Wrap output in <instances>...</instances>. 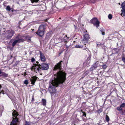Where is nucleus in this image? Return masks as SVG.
Masks as SVG:
<instances>
[{"label":"nucleus","instance_id":"f704fd0d","mask_svg":"<svg viewBox=\"0 0 125 125\" xmlns=\"http://www.w3.org/2000/svg\"><path fill=\"white\" fill-rule=\"evenodd\" d=\"M25 125H30L29 123L27 122L25 124Z\"/></svg>","mask_w":125,"mask_h":125},{"label":"nucleus","instance_id":"6e6552de","mask_svg":"<svg viewBox=\"0 0 125 125\" xmlns=\"http://www.w3.org/2000/svg\"><path fill=\"white\" fill-rule=\"evenodd\" d=\"M121 7L122 9L121 10L122 13H121V15L125 16V1L123 2L121 4Z\"/></svg>","mask_w":125,"mask_h":125},{"label":"nucleus","instance_id":"a878e982","mask_svg":"<svg viewBox=\"0 0 125 125\" xmlns=\"http://www.w3.org/2000/svg\"><path fill=\"white\" fill-rule=\"evenodd\" d=\"M75 47L77 48H81L83 47V46L79 45H77L75 46Z\"/></svg>","mask_w":125,"mask_h":125},{"label":"nucleus","instance_id":"a211bd4d","mask_svg":"<svg viewBox=\"0 0 125 125\" xmlns=\"http://www.w3.org/2000/svg\"><path fill=\"white\" fill-rule=\"evenodd\" d=\"M120 106V107H121L122 108H125V103H123L122 104H121Z\"/></svg>","mask_w":125,"mask_h":125},{"label":"nucleus","instance_id":"e433bc0d","mask_svg":"<svg viewBox=\"0 0 125 125\" xmlns=\"http://www.w3.org/2000/svg\"><path fill=\"white\" fill-rule=\"evenodd\" d=\"M25 73V74H24V76H25L26 75H27V74H26V72L25 73Z\"/></svg>","mask_w":125,"mask_h":125},{"label":"nucleus","instance_id":"5701e85b","mask_svg":"<svg viewBox=\"0 0 125 125\" xmlns=\"http://www.w3.org/2000/svg\"><path fill=\"white\" fill-rule=\"evenodd\" d=\"M63 40L65 42H67L68 39L67 38V36L66 35H65V37H64Z\"/></svg>","mask_w":125,"mask_h":125},{"label":"nucleus","instance_id":"bb28decb","mask_svg":"<svg viewBox=\"0 0 125 125\" xmlns=\"http://www.w3.org/2000/svg\"><path fill=\"white\" fill-rule=\"evenodd\" d=\"M24 83L26 84H28L29 83L28 81L27 80H25L24 82Z\"/></svg>","mask_w":125,"mask_h":125},{"label":"nucleus","instance_id":"9d476101","mask_svg":"<svg viewBox=\"0 0 125 125\" xmlns=\"http://www.w3.org/2000/svg\"><path fill=\"white\" fill-rule=\"evenodd\" d=\"M90 38V37L89 34H83V41H85L86 42H87Z\"/></svg>","mask_w":125,"mask_h":125},{"label":"nucleus","instance_id":"f257e3e1","mask_svg":"<svg viewBox=\"0 0 125 125\" xmlns=\"http://www.w3.org/2000/svg\"><path fill=\"white\" fill-rule=\"evenodd\" d=\"M62 62V61H61L56 65L54 68V70L56 71L58 69L59 71L54 75V82L51 84L49 86V90L51 93L55 92L56 90L55 87L58 86V84L60 83L62 84L66 79V74L62 70L61 63Z\"/></svg>","mask_w":125,"mask_h":125},{"label":"nucleus","instance_id":"72a5a7b5","mask_svg":"<svg viewBox=\"0 0 125 125\" xmlns=\"http://www.w3.org/2000/svg\"><path fill=\"white\" fill-rule=\"evenodd\" d=\"M34 96H32V100H31V102H33V101H34Z\"/></svg>","mask_w":125,"mask_h":125},{"label":"nucleus","instance_id":"473e14b6","mask_svg":"<svg viewBox=\"0 0 125 125\" xmlns=\"http://www.w3.org/2000/svg\"><path fill=\"white\" fill-rule=\"evenodd\" d=\"M122 60L125 63V58L124 57H123L122 58Z\"/></svg>","mask_w":125,"mask_h":125},{"label":"nucleus","instance_id":"4be33fe9","mask_svg":"<svg viewBox=\"0 0 125 125\" xmlns=\"http://www.w3.org/2000/svg\"><path fill=\"white\" fill-rule=\"evenodd\" d=\"M97 46H102L103 45V44L100 42H98L97 43Z\"/></svg>","mask_w":125,"mask_h":125},{"label":"nucleus","instance_id":"2eb2a0df","mask_svg":"<svg viewBox=\"0 0 125 125\" xmlns=\"http://www.w3.org/2000/svg\"><path fill=\"white\" fill-rule=\"evenodd\" d=\"M100 30L101 32L102 33V34L103 35H104L105 34V33L104 32V29L103 28H101Z\"/></svg>","mask_w":125,"mask_h":125},{"label":"nucleus","instance_id":"20e7f679","mask_svg":"<svg viewBox=\"0 0 125 125\" xmlns=\"http://www.w3.org/2000/svg\"><path fill=\"white\" fill-rule=\"evenodd\" d=\"M24 37H21L19 34L14 39V41L12 43V47H14L17 43H19L23 42L24 41V39L23 38Z\"/></svg>","mask_w":125,"mask_h":125},{"label":"nucleus","instance_id":"c85d7f7f","mask_svg":"<svg viewBox=\"0 0 125 125\" xmlns=\"http://www.w3.org/2000/svg\"><path fill=\"white\" fill-rule=\"evenodd\" d=\"M81 111L83 113L82 115L83 116H85V117L86 116V114L84 112H83L82 110H81Z\"/></svg>","mask_w":125,"mask_h":125},{"label":"nucleus","instance_id":"2f4dec72","mask_svg":"<svg viewBox=\"0 0 125 125\" xmlns=\"http://www.w3.org/2000/svg\"><path fill=\"white\" fill-rule=\"evenodd\" d=\"M102 68L104 69H105L106 68V65H104L102 66Z\"/></svg>","mask_w":125,"mask_h":125},{"label":"nucleus","instance_id":"7ed1b4c3","mask_svg":"<svg viewBox=\"0 0 125 125\" xmlns=\"http://www.w3.org/2000/svg\"><path fill=\"white\" fill-rule=\"evenodd\" d=\"M24 37H21L19 34L14 39V41L12 43V47H14L17 43H19L23 42L24 41V39L23 38Z\"/></svg>","mask_w":125,"mask_h":125},{"label":"nucleus","instance_id":"6ab92c4d","mask_svg":"<svg viewBox=\"0 0 125 125\" xmlns=\"http://www.w3.org/2000/svg\"><path fill=\"white\" fill-rule=\"evenodd\" d=\"M22 37H23V39L24 38H26V39L27 40H30V38L29 36H26V37H25L24 36H23Z\"/></svg>","mask_w":125,"mask_h":125},{"label":"nucleus","instance_id":"393cba45","mask_svg":"<svg viewBox=\"0 0 125 125\" xmlns=\"http://www.w3.org/2000/svg\"><path fill=\"white\" fill-rule=\"evenodd\" d=\"M106 121L108 122L109 121V119L108 116L107 115H106Z\"/></svg>","mask_w":125,"mask_h":125},{"label":"nucleus","instance_id":"39448f33","mask_svg":"<svg viewBox=\"0 0 125 125\" xmlns=\"http://www.w3.org/2000/svg\"><path fill=\"white\" fill-rule=\"evenodd\" d=\"M12 116L13 117L12 121L11 122L10 125H16L17 123L18 122V118L17 116L19 114L16 110H14L12 113Z\"/></svg>","mask_w":125,"mask_h":125},{"label":"nucleus","instance_id":"0eeeda50","mask_svg":"<svg viewBox=\"0 0 125 125\" xmlns=\"http://www.w3.org/2000/svg\"><path fill=\"white\" fill-rule=\"evenodd\" d=\"M91 23L93 24L96 27H98L99 26L100 22L97 18H93L91 20Z\"/></svg>","mask_w":125,"mask_h":125},{"label":"nucleus","instance_id":"ddd939ff","mask_svg":"<svg viewBox=\"0 0 125 125\" xmlns=\"http://www.w3.org/2000/svg\"><path fill=\"white\" fill-rule=\"evenodd\" d=\"M40 59L42 61L44 62L46 61V58L43 53L40 52Z\"/></svg>","mask_w":125,"mask_h":125},{"label":"nucleus","instance_id":"4c0bfd02","mask_svg":"<svg viewBox=\"0 0 125 125\" xmlns=\"http://www.w3.org/2000/svg\"><path fill=\"white\" fill-rule=\"evenodd\" d=\"M36 63L37 64H38L39 63V62H36Z\"/></svg>","mask_w":125,"mask_h":125},{"label":"nucleus","instance_id":"412c9836","mask_svg":"<svg viewBox=\"0 0 125 125\" xmlns=\"http://www.w3.org/2000/svg\"><path fill=\"white\" fill-rule=\"evenodd\" d=\"M50 36V34L49 33H47L46 34L45 38L46 39H48Z\"/></svg>","mask_w":125,"mask_h":125},{"label":"nucleus","instance_id":"f3484780","mask_svg":"<svg viewBox=\"0 0 125 125\" xmlns=\"http://www.w3.org/2000/svg\"><path fill=\"white\" fill-rule=\"evenodd\" d=\"M116 109L119 111H122L123 110V109L120 105L117 107Z\"/></svg>","mask_w":125,"mask_h":125},{"label":"nucleus","instance_id":"f8f14e48","mask_svg":"<svg viewBox=\"0 0 125 125\" xmlns=\"http://www.w3.org/2000/svg\"><path fill=\"white\" fill-rule=\"evenodd\" d=\"M36 34L40 37H42L44 35V32L41 31L40 30H38Z\"/></svg>","mask_w":125,"mask_h":125},{"label":"nucleus","instance_id":"7c9ffc66","mask_svg":"<svg viewBox=\"0 0 125 125\" xmlns=\"http://www.w3.org/2000/svg\"><path fill=\"white\" fill-rule=\"evenodd\" d=\"M35 61V59L33 58H31V61L32 62H34Z\"/></svg>","mask_w":125,"mask_h":125},{"label":"nucleus","instance_id":"58836bf2","mask_svg":"<svg viewBox=\"0 0 125 125\" xmlns=\"http://www.w3.org/2000/svg\"><path fill=\"white\" fill-rule=\"evenodd\" d=\"M1 87V84H0V89Z\"/></svg>","mask_w":125,"mask_h":125},{"label":"nucleus","instance_id":"f03ea898","mask_svg":"<svg viewBox=\"0 0 125 125\" xmlns=\"http://www.w3.org/2000/svg\"><path fill=\"white\" fill-rule=\"evenodd\" d=\"M49 65L44 63H42L41 64H35L31 68L32 70H34L36 73L41 72V71L47 70L49 68Z\"/></svg>","mask_w":125,"mask_h":125},{"label":"nucleus","instance_id":"aec40b11","mask_svg":"<svg viewBox=\"0 0 125 125\" xmlns=\"http://www.w3.org/2000/svg\"><path fill=\"white\" fill-rule=\"evenodd\" d=\"M32 3H33L34 2L37 3L38 2L39 0H31Z\"/></svg>","mask_w":125,"mask_h":125},{"label":"nucleus","instance_id":"4468645a","mask_svg":"<svg viewBox=\"0 0 125 125\" xmlns=\"http://www.w3.org/2000/svg\"><path fill=\"white\" fill-rule=\"evenodd\" d=\"M97 67V63L96 62L90 68V70L91 71H92L96 68Z\"/></svg>","mask_w":125,"mask_h":125},{"label":"nucleus","instance_id":"423d86ee","mask_svg":"<svg viewBox=\"0 0 125 125\" xmlns=\"http://www.w3.org/2000/svg\"><path fill=\"white\" fill-rule=\"evenodd\" d=\"M6 34L7 39H10L13 35L14 31L11 30L8 31L6 32Z\"/></svg>","mask_w":125,"mask_h":125},{"label":"nucleus","instance_id":"cd10ccee","mask_svg":"<svg viewBox=\"0 0 125 125\" xmlns=\"http://www.w3.org/2000/svg\"><path fill=\"white\" fill-rule=\"evenodd\" d=\"M108 18H109V19H111L112 18V15L111 14H109L108 16Z\"/></svg>","mask_w":125,"mask_h":125},{"label":"nucleus","instance_id":"1a4fd4ad","mask_svg":"<svg viewBox=\"0 0 125 125\" xmlns=\"http://www.w3.org/2000/svg\"><path fill=\"white\" fill-rule=\"evenodd\" d=\"M47 25L45 24H41L39 28V30H40L41 31L45 32V30L46 28Z\"/></svg>","mask_w":125,"mask_h":125},{"label":"nucleus","instance_id":"dca6fc26","mask_svg":"<svg viewBox=\"0 0 125 125\" xmlns=\"http://www.w3.org/2000/svg\"><path fill=\"white\" fill-rule=\"evenodd\" d=\"M42 103L43 105L45 106L46 105V100L44 99H42Z\"/></svg>","mask_w":125,"mask_h":125},{"label":"nucleus","instance_id":"c756f323","mask_svg":"<svg viewBox=\"0 0 125 125\" xmlns=\"http://www.w3.org/2000/svg\"><path fill=\"white\" fill-rule=\"evenodd\" d=\"M121 114L123 115H125V110H124V111H122Z\"/></svg>","mask_w":125,"mask_h":125},{"label":"nucleus","instance_id":"ea45409f","mask_svg":"<svg viewBox=\"0 0 125 125\" xmlns=\"http://www.w3.org/2000/svg\"><path fill=\"white\" fill-rule=\"evenodd\" d=\"M86 31V32H87V31L86 30V31Z\"/></svg>","mask_w":125,"mask_h":125},{"label":"nucleus","instance_id":"c9c22d12","mask_svg":"<svg viewBox=\"0 0 125 125\" xmlns=\"http://www.w3.org/2000/svg\"><path fill=\"white\" fill-rule=\"evenodd\" d=\"M1 93L2 94H5L4 93V91H3V90H2V91H1Z\"/></svg>","mask_w":125,"mask_h":125},{"label":"nucleus","instance_id":"b1692460","mask_svg":"<svg viewBox=\"0 0 125 125\" xmlns=\"http://www.w3.org/2000/svg\"><path fill=\"white\" fill-rule=\"evenodd\" d=\"M6 10H7L10 11L11 10V9L10 8V6H7L6 8Z\"/></svg>","mask_w":125,"mask_h":125},{"label":"nucleus","instance_id":"9b49d317","mask_svg":"<svg viewBox=\"0 0 125 125\" xmlns=\"http://www.w3.org/2000/svg\"><path fill=\"white\" fill-rule=\"evenodd\" d=\"M37 78L38 77L36 76L31 77L30 79V80L31 82V84L33 85H34Z\"/></svg>","mask_w":125,"mask_h":125}]
</instances>
